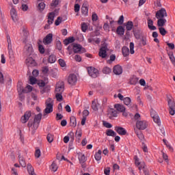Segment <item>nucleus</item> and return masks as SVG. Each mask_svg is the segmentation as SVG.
Instances as JSON below:
<instances>
[{"label":"nucleus","instance_id":"nucleus-20","mask_svg":"<svg viewBox=\"0 0 175 175\" xmlns=\"http://www.w3.org/2000/svg\"><path fill=\"white\" fill-rule=\"evenodd\" d=\"M155 112H151L150 116L154 120V122H155L158 125H161V119L159 118V116L157 113H154Z\"/></svg>","mask_w":175,"mask_h":175},{"label":"nucleus","instance_id":"nucleus-10","mask_svg":"<svg viewBox=\"0 0 175 175\" xmlns=\"http://www.w3.org/2000/svg\"><path fill=\"white\" fill-rule=\"evenodd\" d=\"M31 116H32V112L31 111H27L21 118V123L27 124L29 118H31Z\"/></svg>","mask_w":175,"mask_h":175},{"label":"nucleus","instance_id":"nucleus-14","mask_svg":"<svg viewBox=\"0 0 175 175\" xmlns=\"http://www.w3.org/2000/svg\"><path fill=\"white\" fill-rule=\"evenodd\" d=\"M113 72L114 75H116L117 76L122 75V67L120 65H116L113 67Z\"/></svg>","mask_w":175,"mask_h":175},{"label":"nucleus","instance_id":"nucleus-49","mask_svg":"<svg viewBox=\"0 0 175 175\" xmlns=\"http://www.w3.org/2000/svg\"><path fill=\"white\" fill-rule=\"evenodd\" d=\"M124 100V105H126V106H129L131 105V98L129 97H126L123 99Z\"/></svg>","mask_w":175,"mask_h":175},{"label":"nucleus","instance_id":"nucleus-15","mask_svg":"<svg viewBox=\"0 0 175 175\" xmlns=\"http://www.w3.org/2000/svg\"><path fill=\"white\" fill-rule=\"evenodd\" d=\"M10 16L14 23L18 21V17L17 16V11L14 8H12L10 10Z\"/></svg>","mask_w":175,"mask_h":175},{"label":"nucleus","instance_id":"nucleus-25","mask_svg":"<svg viewBox=\"0 0 175 175\" xmlns=\"http://www.w3.org/2000/svg\"><path fill=\"white\" fill-rule=\"evenodd\" d=\"M25 50H26V51L29 55H31V54H32V53L33 51V48H32V44H27L25 46Z\"/></svg>","mask_w":175,"mask_h":175},{"label":"nucleus","instance_id":"nucleus-19","mask_svg":"<svg viewBox=\"0 0 175 175\" xmlns=\"http://www.w3.org/2000/svg\"><path fill=\"white\" fill-rule=\"evenodd\" d=\"M46 8V3L43 1H40V0H38L37 1V9L39 12H43Z\"/></svg>","mask_w":175,"mask_h":175},{"label":"nucleus","instance_id":"nucleus-24","mask_svg":"<svg viewBox=\"0 0 175 175\" xmlns=\"http://www.w3.org/2000/svg\"><path fill=\"white\" fill-rule=\"evenodd\" d=\"M26 64L27 66H35L36 65V62L32 57H28L26 59Z\"/></svg>","mask_w":175,"mask_h":175},{"label":"nucleus","instance_id":"nucleus-3","mask_svg":"<svg viewBox=\"0 0 175 175\" xmlns=\"http://www.w3.org/2000/svg\"><path fill=\"white\" fill-rule=\"evenodd\" d=\"M72 49L74 50V53H80V51H85V49L81 46V45L78 44H71L69 45L67 48V50L68 51L69 55H71L72 54Z\"/></svg>","mask_w":175,"mask_h":175},{"label":"nucleus","instance_id":"nucleus-7","mask_svg":"<svg viewBox=\"0 0 175 175\" xmlns=\"http://www.w3.org/2000/svg\"><path fill=\"white\" fill-rule=\"evenodd\" d=\"M88 74L91 77H93L94 79L98 77L99 75V71L98 69L94 68V67H89L88 68Z\"/></svg>","mask_w":175,"mask_h":175},{"label":"nucleus","instance_id":"nucleus-12","mask_svg":"<svg viewBox=\"0 0 175 175\" xmlns=\"http://www.w3.org/2000/svg\"><path fill=\"white\" fill-rule=\"evenodd\" d=\"M65 90V85L63 81H59L56 84V88L55 90V92H58V93H62L64 92V90Z\"/></svg>","mask_w":175,"mask_h":175},{"label":"nucleus","instance_id":"nucleus-9","mask_svg":"<svg viewBox=\"0 0 175 175\" xmlns=\"http://www.w3.org/2000/svg\"><path fill=\"white\" fill-rule=\"evenodd\" d=\"M156 18H165V17H167V12H166V10L165 8H161L156 12Z\"/></svg>","mask_w":175,"mask_h":175},{"label":"nucleus","instance_id":"nucleus-29","mask_svg":"<svg viewBox=\"0 0 175 175\" xmlns=\"http://www.w3.org/2000/svg\"><path fill=\"white\" fill-rule=\"evenodd\" d=\"M99 106V104L98 103V100H94L92 101V109L94 111H98V107Z\"/></svg>","mask_w":175,"mask_h":175},{"label":"nucleus","instance_id":"nucleus-36","mask_svg":"<svg viewBox=\"0 0 175 175\" xmlns=\"http://www.w3.org/2000/svg\"><path fill=\"white\" fill-rule=\"evenodd\" d=\"M116 32L118 35H124V33H125V29L122 26H119L116 29Z\"/></svg>","mask_w":175,"mask_h":175},{"label":"nucleus","instance_id":"nucleus-56","mask_svg":"<svg viewBox=\"0 0 175 175\" xmlns=\"http://www.w3.org/2000/svg\"><path fill=\"white\" fill-rule=\"evenodd\" d=\"M118 24H119V25H122V24H124V15L120 16L118 21Z\"/></svg>","mask_w":175,"mask_h":175},{"label":"nucleus","instance_id":"nucleus-5","mask_svg":"<svg viewBox=\"0 0 175 175\" xmlns=\"http://www.w3.org/2000/svg\"><path fill=\"white\" fill-rule=\"evenodd\" d=\"M107 51H109V49L107 48V44H103L98 52L99 57H100V58H103V59L106 58V57H107Z\"/></svg>","mask_w":175,"mask_h":175},{"label":"nucleus","instance_id":"nucleus-30","mask_svg":"<svg viewBox=\"0 0 175 175\" xmlns=\"http://www.w3.org/2000/svg\"><path fill=\"white\" fill-rule=\"evenodd\" d=\"M122 53L124 57H128V55H129V48L123 46L122 49Z\"/></svg>","mask_w":175,"mask_h":175},{"label":"nucleus","instance_id":"nucleus-33","mask_svg":"<svg viewBox=\"0 0 175 175\" xmlns=\"http://www.w3.org/2000/svg\"><path fill=\"white\" fill-rule=\"evenodd\" d=\"M107 136H111L112 137H114L117 136V133L111 129H109L106 131Z\"/></svg>","mask_w":175,"mask_h":175},{"label":"nucleus","instance_id":"nucleus-52","mask_svg":"<svg viewBox=\"0 0 175 175\" xmlns=\"http://www.w3.org/2000/svg\"><path fill=\"white\" fill-rule=\"evenodd\" d=\"M130 53L135 54V44L133 42H130Z\"/></svg>","mask_w":175,"mask_h":175},{"label":"nucleus","instance_id":"nucleus-26","mask_svg":"<svg viewBox=\"0 0 175 175\" xmlns=\"http://www.w3.org/2000/svg\"><path fill=\"white\" fill-rule=\"evenodd\" d=\"M78 158L80 163H84V162L87 161V158H85V155L83 153H79Z\"/></svg>","mask_w":175,"mask_h":175},{"label":"nucleus","instance_id":"nucleus-50","mask_svg":"<svg viewBox=\"0 0 175 175\" xmlns=\"http://www.w3.org/2000/svg\"><path fill=\"white\" fill-rule=\"evenodd\" d=\"M159 31L161 35H162V36H165V35H166V33H167V31H166V29H165L163 28V27L159 28Z\"/></svg>","mask_w":175,"mask_h":175},{"label":"nucleus","instance_id":"nucleus-16","mask_svg":"<svg viewBox=\"0 0 175 175\" xmlns=\"http://www.w3.org/2000/svg\"><path fill=\"white\" fill-rule=\"evenodd\" d=\"M107 116L110 120L114 118V117H117V111L113 108H109L108 109Z\"/></svg>","mask_w":175,"mask_h":175},{"label":"nucleus","instance_id":"nucleus-21","mask_svg":"<svg viewBox=\"0 0 175 175\" xmlns=\"http://www.w3.org/2000/svg\"><path fill=\"white\" fill-rule=\"evenodd\" d=\"M114 108L119 113H122V111H126V108H125V107L121 104H115Z\"/></svg>","mask_w":175,"mask_h":175},{"label":"nucleus","instance_id":"nucleus-62","mask_svg":"<svg viewBox=\"0 0 175 175\" xmlns=\"http://www.w3.org/2000/svg\"><path fill=\"white\" fill-rule=\"evenodd\" d=\"M92 21H98V15L96 13H93L92 15Z\"/></svg>","mask_w":175,"mask_h":175},{"label":"nucleus","instance_id":"nucleus-51","mask_svg":"<svg viewBox=\"0 0 175 175\" xmlns=\"http://www.w3.org/2000/svg\"><path fill=\"white\" fill-rule=\"evenodd\" d=\"M61 23H62V17L58 16L55 21V25L58 27V25H59V24H61Z\"/></svg>","mask_w":175,"mask_h":175},{"label":"nucleus","instance_id":"nucleus-40","mask_svg":"<svg viewBox=\"0 0 175 175\" xmlns=\"http://www.w3.org/2000/svg\"><path fill=\"white\" fill-rule=\"evenodd\" d=\"M49 64H54L57 61V57L54 55H51L48 59Z\"/></svg>","mask_w":175,"mask_h":175},{"label":"nucleus","instance_id":"nucleus-28","mask_svg":"<svg viewBox=\"0 0 175 175\" xmlns=\"http://www.w3.org/2000/svg\"><path fill=\"white\" fill-rule=\"evenodd\" d=\"M70 125L75 128L77 125V122L76 121V117L71 116L70 118Z\"/></svg>","mask_w":175,"mask_h":175},{"label":"nucleus","instance_id":"nucleus-41","mask_svg":"<svg viewBox=\"0 0 175 175\" xmlns=\"http://www.w3.org/2000/svg\"><path fill=\"white\" fill-rule=\"evenodd\" d=\"M61 0H53L51 6V8H57L59 5Z\"/></svg>","mask_w":175,"mask_h":175},{"label":"nucleus","instance_id":"nucleus-22","mask_svg":"<svg viewBox=\"0 0 175 175\" xmlns=\"http://www.w3.org/2000/svg\"><path fill=\"white\" fill-rule=\"evenodd\" d=\"M157 25L159 27H165V25L167 23V21L165 18H157Z\"/></svg>","mask_w":175,"mask_h":175},{"label":"nucleus","instance_id":"nucleus-23","mask_svg":"<svg viewBox=\"0 0 175 175\" xmlns=\"http://www.w3.org/2000/svg\"><path fill=\"white\" fill-rule=\"evenodd\" d=\"M147 20L149 29L151 31H155V29H157V27L154 26V21H152V20L150 18H148Z\"/></svg>","mask_w":175,"mask_h":175},{"label":"nucleus","instance_id":"nucleus-64","mask_svg":"<svg viewBox=\"0 0 175 175\" xmlns=\"http://www.w3.org/2000/svg\"><path fill=\"white\" fill-rule=\"evenodd\" d=\"M170 59L171 60L172 64L174 65H175V57H174V55L173 54L170 55Z\"/></svg>","mask_w":175,"mask_h":175},{"label":"nucleus","instance_id":"nucleus-44","mask_svg":"<svg viewBox=\"0 0 175 175\" xmlns=\"http://www.w3.org/2000/svg\"><path fill=\"white\" fill-rule=\"evenodd\" d=\"M27 168L29 174L35 172V170H33V167H32V165H31L30 163L27 164Z\"/></svg>","mask_w":175,"mask_h":175},{"label":"nucleus","instance_id":"nucleus-35","mask_svg":"<svg viewBox=\"0 0 175 175\" xmlns=\"http://www.w3.org/2000/svg\"><path fill=\"white\" fill-rule=\"evenodd\" d=\"M81 13L83 16H88V7L87 5L82 6Z\"/></svg>","mask_w":175,"mask_h":175},{"label":"nucleus","instance_id":"nucleus-55","mask_svg":"<svg viewBox=\"0 0 175 175\" xmlns=\"http://www.w3.org/2000/svg\"><path fill=\"white\" fill-rule=\"evenodd\" d=\"M116 61V55H111L109 57V59L107 61L108 64H111V62Z\"/></svg>","mask_w":175,"mask_h":175},{"label":"nucleus","instance_id":"nucleus-42","mask_svg":"<svg viewBox=\"0 0 175 175\" xmlns=\"http://www.w3.org/2000/svg\"><path fill=\"white\" fill-rule=\"evenodd\" d=\"M55 98L57 102H62V99H64V98L62 97V93H58V92H55Z\"/></svg>","mask_w":175,"mask_h":175},{"label":"nucleus","instance_id":"nucleus-2","mask_svg":"<svg viewBox=\"0 0 175 175\" xmlns=\"http://www.w3.org/2000/svg\"><path fill=\"white\" fill-rule=\"evenodd\" d=\"M7 42H8V55L10 58V62H14L16 59L14 57V52L13 51V49L12 48V40H10V36L7 35Z\"/></svg>","mask_w":175,"mask_h":175},{"label":"nucleus","instance_id":"nucleus-58","mask_svg":"<svg viewBox=\"0 0 175 175\" xmlns=\"http://www.w3.org/2000/svg\"><path fill=\"white\" fill-rule=\"evenodd\" d=\"M29 81H30V84H36V78H35V77H29Z\"/></svg>","mask_w":175,"mask_h":175},{"label":"nucleus","instance_id":"nucleus-60","mask_svg":"<svg viewBox=\"0 0 175 175\" xmlns=\"http://www.w3.org/2000/svg\"><path fill=\"white\" fill-rule=\"evenodd\" d=\"M138 166H139L138 169H139V172H142V170H143V169H144L146 167V163L143 162Z\"/></svg>","mask_w":175,"mask_h":175},{"label":"nucleus","instance_id":"nucleus-59","mask_svg":"<svg viewBox=\"0 0 175 175\" xmlns=\"http://www.w3.org/2000/svg\"><path fill=\"white\" fill-rule=\"evenodd\" d=\"M40 155H42V152L40 149H37L35 152L36 158H40Z\"/></svg>","mask_w":175,"mask_h":175},{"label":"nucleus","instance_id":"nucleus-17","mask_svg":"<svg viewBox=\"0 0 175 175\" xmlns=\"http://www.w3.org/2000/svg\"><path fill=\"white\" fill-rule=\"evenodd\" d=\"M53 42V33H49L43 39L44 44H50Z\"/></svg>","mask_w":175,"mask_h":175},{"label":"nucleus","instance_id":"nucleus-54","mask_svg":"<svg viewBox=\"0 0 175 175\" xmlns=\"http://www.w3.org/2000/svg\"><path fill=\"white\" fill-rule=\"evenodd\" d=\"M59 64L60 65V66H62V68H65L66 66V63L65 62V60L62 59H59Z\"/></svg>","mask_w":175,"mask_h":175},{"label":"nucleus","instance_id":"nucleus-46","mask_svg":"<svg viewBox=\"0 0 175 175\" xmlns=\"http://www.w3.org/2000/svg\"><path fill=\"white\" fill-rule=\"evenodd\" d=\"M83 135V133L81 132V130L79 129L76 131L75 136L78 140H80L81 139V136Z\"/></svg>","mask_w":175,"mask_h":175},{"label":"nucleus","instance_id":"nucleus-31","mask_svg":"<svg viewBox=\"0 0 175 175\" xmlns=\"http://www.w3.org/2000/svg\"><path fill=\"white\" fill-rule=\"evenodd\" d=\"M75 42V37H70L66 40H64V43L65 46H68L70 43H73Z\"/></svg>","mask_w":175,"mask_h":175},{"label":"nucleus","instance_id":"nucleus-13","mask_svg":"<svg viewBox=\"0 0 175 175\" xmlns=\"http://www.w3.org/2000/svg\"><path fill=\"white\" fill-rule=\"evenodd\" d=\"M114 130L121 136H125V135H126V130L124 127L115 126Z\"/></svg>","mask_w":175,"mask_h":175},{"label":"nucleus","instance_id":"nucleus-53","mask_svg":"<svg viewBox=\"0 0 175 175\" xmlns=\"http://www.w3.org/2000/svg\"><path fill=\"white\" fill-rule=\"evenodd\" d=\"M134 159L136 166H140L142 162H140V159H139V157H137V156H135Z\"/></svg>","mask_w":175,"mask_h":175},{"label":"nucleus","instance_id":"nucleus-39","mask_svg":"<svg viewBox=\"0 0 175 175\" xmlns=\"http://www.w3.org/2000/svg\"><path fill=\"white\" fill-rule=\"evenodd\" d=\"M132 28H133V23L132 21H128L126 25V29L127 31H132Z\"/></svg>","mask_w":175,"mask_h":175},{"label":"nucleus","instance_id":"nucleus-48","mask_svg":"<svg viewBox=\"0 0 175 175\" xmlns=\"http://www.w3.org/2000/svg\"><path fill=\"white\" fill-rule=\"evenodd\" d=\"M33 90V88L29 85H27L25 88V94H28V92H31Z\"/></svg>","mask_w":175,"mask_h":175},{"label":"nucleus","instance_id":"nucleus-11","mask_svg":"<svg viewBox=\"0 0 175 175\" xmlns=\"http://www.w3.org/2000/svg\"><path fill=\"white\" fill-rule=\"evenodd\" d=\"M68 84L70 85H75L77 83V76L75 74H70L67 79Z\"/></svg>","mask_w":175,"mask_h":175},{"label":"nucleus","instance_id":"nucleus-1","mask_svg":"<svg viewBox=\"0 0 175 175\" xmlns=\"http://www.w3.org/2000/svg\"><path fill=\"white\" fill-rule=\"evenodd\" d=\"M40 121H42V113H38L35 116L33 124H32V122H28L27 126L29 131H31L32 135H35V132H36V130L39 128Z\"/></svg>","mask_w":175,"mask_h":175},{"label":"nucleus","instance_id":"nucleus-47","mask_svg":"<svg viewBox=\"0 0 175 175\" xmlns=\"http://www.w3.org/2000/svg\"><path fill=\"white\" fill-rule=\"evenodd\" d=\"M46 139L49 143H53L54 142V135L53 134H48Z\"/></svg>","mask_w":175,"mask_h":175},{"label":"nucleus","instance_id":"nucleus-27","mask_svg":"<svg viewBox=\"0 0 175 175\" xmlns=\"http://www.w3.org/2000/svg\"><path fill=\"white\" fill-rule=\"evenodd\" d=\"M17 90L18 94H25V89L24 87H23V83L21 82L18 83Z\"/></svg>","mask_w":175,"mask_h":175},{"label":"nucleus","instance_id":"nucleus-43","mask_svg":"<svg viewBox=\"0 0 175 175\" xmlns=\"http://www.w3.org/2000/svg\"><path fill=\"white\" fill-rule=\"evenodd\" d=\"M82 32H87L88 25L86 23H82L81 25Z\"/></svg>","mask_w":175,"mask_h":175},{"label":"nucleus","instance_id":"nucleus-8","mask_svg":"<svg viewBox=\"0 0 175 175\" xmlns=\"http://www.w3.org/2000/svg\"><path fill=\"white\" fill-rule=\"evenodd\" d=\"M148 123L146 120H137L136 122V126L137 129L144 131L147 128Z\"/></svg>","mask_w":175,"mask_h":175},{"label":"nucleus","instance_id":"nucleus-4","mask_svg":"<svg viewBox=\"0 0 175 175\" xmlns=\"http://www.w3.org/2000/svg\"><path fill=\"white\" fill-rule=\"evenodd\" d=\"M53 99L48 98L46 101V108L44 109V115L46 116V114H50V113H53Z\"/></svg>","mask_w":175,"mask_h":175},{"label":"nucleus","instance_id":"nucleus-37","mask_svg":"<svg viewBox=\"0 0 175 175\" xmlns=\"http://www.w3.org/2000/svg\"><path fill=\"white\" fill-rule=\"evenodd\" d=\"M19 158V163L22 166V167H25L27 166V163H25V160H24V157L21 155L18 156Z\"/></svg>","mask_w":175,"mask_h":175},{"label":"nucleus","instance_id":"nucleus-38","mask_svg":"<svg viewBox=\"0 0 175 175\" xmlns=\"http://www.w3.org/2000/svg\"><path fill=\"white\" fill-rule=\"evenodd\" d=\"M139 79H137L136 77H133L130 79V84H131V85H136Z\"/></svg>","mask_w":175,"mask_h":175},{"label":"nucleus","instance_id":"nucleus-61","mask_svg":"<svg viewBox=\"0 0 175 175\" xmlns=\"http://www.w3.org/2000/svg\"><path fill=\"white\" fill-rule=\"evenodd\" d=\"M38 85L41 88H43L46 85V83L44 81H40L38 82Z\"/></svg>","mask_w":175,"mask_h":175},{"label":"nucleus","instance_id":"nucleus-32","mask_svg":"<svg viewBox=\"0 0 175 175\" xmlns=\"http://www.w3.org/2000/svg\"><path fill=\"white\" fill-rule=\"evenodd\" d=\"M96 161H100L102 159V150H98V152L94 154Z\"/></svg>","mask_w":175,"mask_h":175},{"label":"nucleus","instance_id":"nucleus-57","mask_svg":"<svg viewBox=\"0 0 175 175\" xmlns=\"http://www.w3.org/2000/svg\"><path fill=\"white\" fill-rule=\"evenodd\" d=\"M88 116H90V111H88L87 109H84L83 111V117L85 118H87V117H88Z\"/></svg>","mask_w":175,"mask_h":175},{"label":"nucleus","instance_id":"nucleus-18","mask_svg":"<svg viewBox=\"0 0 175 175\" xmlns=\"http://www.w3.org/2000/svg\"><path fill=\"white\" fill-rule=\"evenodd\" d=\"M55 18V12H52L48 14V21L47 23L49 25H51L54 23V18Z\"/></svg>","mask_w":175,"mask_h":175},{"label":"nucleus","instance_id":"nucleus-45","mask_svg":"<svg viewBox=\"0 0 175 175\" xmlns=\"http://www.w3.org/2000/svg\"><path fill=\"white\" fill-rule=\"evenodd\" d=\"M103 72L105 75H110V73H111V68H109V67H105L103 69Z\"/></svg>","mask_w":175,"mask_h":175},{"label":"nucleus","instance_id":"nucleus-6","mask_svg":"<svg viewBox=\"0 0 175 175\" xmlns=\"http://www.w3.org/2000/svg\"><path fill=\"white\" fill-rule=\"evenodd\" d=\"M168 106H169V111L171 116H174L175 114V103L174 100L172 98H168Z\"/></svg>","mask_w":175,"mask_h":175},{"label":"nucleus","instance_id":"nucleus-34","mask_svg":"<svg viewBox=\"0 0 175 175\" xmlns=\"http://www.w3.org/2000/svg\"><path fill=\"white\" fill-rule=\"evenodd\" d=\"M50 170L51 172H53V173H55L57 170H58V165H57V163L55 162H53L52 164L50 166Z\"/></svg>","mask_w":175,"mask_h":175},{"label":"nucleus","instance_id":"nucleus-63","mask_svg":"<svg viewBox=\"0 0 175 175\" xmlns=\"http://www.w3.org/2000/svg\"><path fill=\"white\" fill-rule=\"evenodd\" d=\"M104 174L105 175H110V167H107V168H105L104 170Z\"/></svg>","mask_w":175,"mask_h":175}]
</instances>
